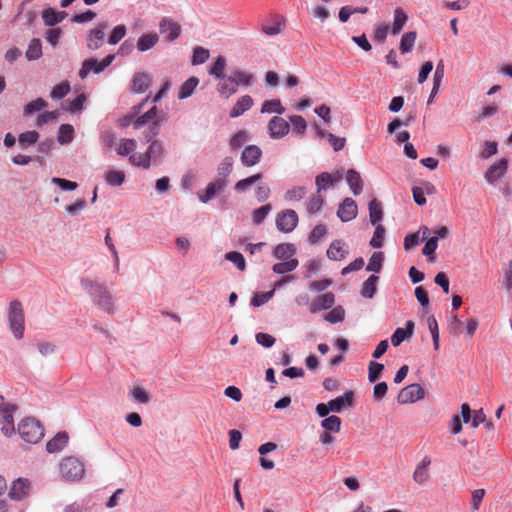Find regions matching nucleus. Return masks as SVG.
<instances>
[{"instance_id": "obj_1", "label": "nucleus", "mask_w": 512, "mask_h": 512, "mask_svg": "<svg viewBox=\"0 0 512 512\" xmlns=\"http://www.w3.org/2000/svg\"><path fill=\"white\" fill-rule=\"evenodd\" d=\"M81 287L88 293L91 301L101 310L108 314L116 312V305L110 290L103 283L82 278L80 280Z\"/></svg>"}, {"instance_id": "obj_2", "label": "nucleus", "mask_w": 512, "mask_h": 512, "mask_svg": "<svg viewBox=\"0 0 512 512\" xmlns=\"http://www.w3.org/2000/svg\"><path fill=\"white\" fill-rule=\"evenodd\" d=\"M60 478L64 482H79L85 474V465L77 457H64L58 464Z\"/></svg>"}, {"instance_id": "obj_3", "label": "nucleus", "mask_w": 512, "mask_h": 512, "mask_svg": "<svg viewBox=\"0 0 512 512\" xmlns=\"http://www.w3.org/2000/svg\"><path fill=\"white\" fill-rule=\"evenodd\" d=\"M18 433L27 443L36 444L44 437V428L33 417H27L18 424Z\"/></svg>"}, {"instance_id": "obj_4", "label": "nucleus", "mask_w": 512, "mask_h": 512, "mask_svg": "<svg viewBox=\"0 0 512 512\" xmlns=\"http://www.w3.org/2000/svg\"><path fill=\"white\" fill-rule=\"evenodd\" d=\"M8 322L9 328L13 333L14 337L18 340L24 336V311L22 304L19 300H13L10 302L8 310Z\"/></svg>"}, {"instance_id": "obj_5", "label": "nucleus", "mask_w": 512, "mask_h": 512, "mask_svg": "<svg viewBox=\"0 0 512 512\" xmlns=\"http://www.w3.org/2000/svg\"><path fill=\"white\" fill-rule=\"evenodd\" d=\"M229 184L230 180L215 178L206 185L205 189L197 192L199 201L203 204H207L215 197L224 193Z\"/></svg>"}, {"instance_id": "obj_6", "label": "nucleus", "mask_w": 512, "mask_h": 512, "mask_svg": "<svg viewBox=\"0 0 512 512\" xmlns=\"http://www.w3.org/2000/svg\"><path fill=\"white\" fill-rule=\"evenodd\" d=\"M425 397L424 388L418 384L413 383L402 388L397 396L399 404L415 403Z\"/></svg>"}, {"instance_id": "obj_7", "label": "nucleus", "mask_w": 512, "mask_h": 512, "mask_svg": "<svg viewBox=\"0 0 512 512\" xmlns=\"http://www.w3.org/2000/svg\"><path fill=\"white\" fill-rule=\"evenodd\" d=\"M298 214L292 209H286L277 214L276 227L283 233L292 232L298 225Z\"/></svg>"}, {"instance_id": "obj_8", "label": "nucleus", "mask_w": 512, "mask_h": 512, "mask_svg": "<svg viewBox=\"0 0 512 512\" xmlns=\"http://www.w3.org/2000/svg\"><path fill=\"white\" fill-rule=\"evenodd\" d=\"M107 28L108 23L103 21L98 23L95 28L89 30L86 36V46L89 50L95 51L102 47Z\"/></svg>"}, {"instance_id": "obj_9", "label": "nucleus", "mask_w": 512, "mask_h": 512, "mask_svg": "<svg viewBox=\"0 0 512 512\" xmlns=\"http://www.w3.org/2000/svg\"><path fill=\"white\" fill-rule=\"evenodd\" d=\"M268 134L272 139H282L290 131V124L280 116H273L268 122Z\"/></svg>"}, {"instance_id": "obj_10", "label": "nucleus", "mask_w": 512, "mask_h": 512, "mask_svg": "<svg viewBox=\"0 0 512 512\" xmlns=\"http://www.w3.org/2000/svg\"><path fill=\"white\" fill-rule=\"evenodd\" d=\"M508 170V160L505 158H501L496 161L484 173L485 180L494 185L501 177L505 175Z\"/></svg>"}, {"instance_id": "obj_11", "label": "nucleus", "mask_w": 512, "mask_h": 512, "mask_svg": "<svg viewBox=\"0 0 512 512\" xmlns=\"http://www.w3.org/2000/svg\"><path fill=\"white\" fill-rule=\"evenodd\" d=\"M358 207L354 199L346 197L340 204L337 210V216L342 222L352 221L357 217Z\"/></svg>"}, {"instance_id": "obj_12", "label": "nucleus", "mask_w": 512, "mask_h": 512, "mask_svg": "<svg viewBox=\"0 0 512 512\" xmlns=\"http://www.w3.org/2000/svg\"><path fill=\"white\" fill-rule=\"evenodd\" d=\"M159 31L166 36L168 42H173L180 36L181 26L171 18L164 17L159 22Z\"/></svg>"}, {"instance_id": "obj_13", "label": "nucleus", "mask_w": 512, "mask_h": 512, "mask_svg": "<svg viewBox=\"0 0 512 512\" xmlns=\"http://www.w3.org/2000/svg\"><path fill=\"white\" fill-rule=\"evenodd\" d=\"M342 179V173L340 171H336L331 174L329 172H321L315 177V184L317 187V193H321L326 191L330 186L339 182Z\"/></svg>"}, {"instance_id": "obj_14", "label": "nucleus", "mask_w": 512, "mask_h": 512, "mask_svg": "<svg viewBox=\"0 0 512 512\" xmlns=\"http://www.w3.org/2000/svg\"><path fill=\"white\" fill-rule=\"evenodd\" d=\"M355 394L353 391H346L343 395L331 399L328 402V409L331 412L341 413L345 408L352 407Z\"/></svg>"}, {"instance_id": "obj_15", "label": "nucleus", "mask_w": 512, "mask_h": 512, "mask_svg": "<svg viewBox=\"0 0 512 512\" xmlns=\"http://www.w3.org/2000/svg\"><path fill=\"white\" fill-rule=\"evenodd\" d=\"M262 158V150L257 145H248L242 151L240 160L243 166L252 167L257 165Z\"/></svg>"}, {"instance_id": "obj_16", "label": "nucleus", "mask_w": 512, "mask_h": 512, "mask_svg": "<svg viewBox=\"0 0 512 512\" xmlns=\"http://www.w3.org/2000/svg\"><path fill=\"white\" fill-rule=\"evenodd\" d=\"M348 254L349 250L342 239L333 240L326 251L328 259L332 261L343 260Z\"/></svg>"}, {"instance_id": "obj_17", "label": "nucleus", "mask_w": 512, "mask_h": 512, "mask_svg": "<svg viewBox=\"0 0 512 512\" xmlns=\"http://www.w3.org/2000/svg\"><path fill=\"white\" fill-rule=\"evenodd\" d=\"M30 482L28 479L18 478L13 481L9 491V497L12 500H22L29 495Z\"/></svg>"}, {"instance_id": "obj_18", "label": "nucleus", "mask_w": 512, "mask_h": 512, "mask_svg": "<svg viewBox=\"0 0 512 512\" xmlns=\"http://www.w3.org/2000/svg\"><path fill=\"white\" fill-rule=\"evenodd\" d=\"M335 303V296L332 292L324 293L315 298L310 304L309 310L315 314L321 310H328L333 307Z\"/></svg>"}, {"instance_id": "obj_19", "label": "nucleus", "mask_w": 512, "mask_h": 512, "mask_svg": "<svg viewBox=\"0 0 512 512\" xmlns=\"http://www.w3.org/2000/svg\"><path fill=\"white\" fill-rule=\"evenodd\" d=\"M69 436L66 431L58 432L46 443V451L50 454L61 452L68 444Z\"/></svg>"}, {"instance_id": "obj_20", "label": "nucleus", "mask_w": 512, "mask_h": 512, "mask_svg": "<svg viewBox=\"0 0 512 512\" xmlns=\"http://www.w3.org/2000/svg\"><path fill=\"white\" fill-rule=\"evenodd\" d=\"M414 332V322L411 320L406 321L405 328H397L392 336L391 343L394 347H398L402 344L406 339L412 337Z\"/></svg>"}, {"instance_id": "obj_21", "label": "nucleus", "mask_w": 512, "mask_h": 512, "mask_svg": "<svg viewBox=\"0 0 512 512\" xmlns=\"http://www.w3.org/2000/svg\"><path fill=\"white\" fill-rule=\"evenodd\" d=\"M104 67L101 61H98L96 58H88L82 62L81 68L78 72L79 77L83 80L87 78V76L93 72L94 74H100L104 71Z\"/></svg>"}, {"instance_id": "obj_22", "label": "nucleus", "mask_w": 512, "mask_h": 512, "mask_svg": "<svg viewBox=\"0 0 512 512\" xmlns=\"http://www.w3.org/2000/svg\"><path fill=\"white\" fill-rule=\"evenodd\" d=\"M152 85V77L145 72H137L132 79L131 90L134 93H144Z\"/></svg>"}, {"instance_id": "obj_23", "label": "nucleus", "mask_w": 512, "mask_h": 512, "mask_svg": "<svg viewBox=\"0 0 512 512\" xmlns=\"http://www.w3.org/2000/svg\"><path fill=\"white\" fill-rule=\"evenodd\" d=\"M41 16L46 26L54 27L65 19L67 13L65 11H57L53 8H46L42 11Z\"/></svg>"}, {"instance_id": "obj_24", "label": "nucleus", "mask_w": 512, "mask_h": 512, "mask_svg": "<svg viewBox=\"0 0 512 512\" xmlns=\"http://www.w3.org/2000/svg\"><path fill=\"white\" fill-rule=\"evenodd\" d=\"M253 98L250 95L240 97L229 112L231 118H237L253 106Z\"/></svg>"}, {"instance_id": "obj_25", "label": "nucleus", "mask_w": 512, "mask_h": 512, "mask_svg": "<svg viewBox=\"0 0 512 512\" xmlns=\"http://www.w3.org/2000/svg\"><path fill=\"white\" fill-rule=\"evenodd\" d=\"M346 182H347L351 192L355 196H358L359 194H361L364 184H363L361 175L358 171H356L355 169H349L346 172Z\"/></svg>"}, {"instance_id": "obj_26", "label": "nucleus", "mask_w": 512, "mask_h": 512, "mask_svg": "<svg viewBox=\"0 0 512 512\" xmlns=\"http://www.w3.org/2000/svg\"><path fill=\"white\" fill-rule=\"evenodd\" d=\"M146 152L149 155V159L152 163H161L165 155L164 145L162 141L159 140L150 142Z\"/></svg>"}, {"instance_id": "obj_27", "label": "nucleus", "mask_w": 512, "mask_h": 512, "mask_svg": "<svg viewBox=\"0 0 512 512\" xmlns=\"http://www.w3.org/2000/svg\"><path fill=\"white\" fill-rule=\"evenodd\" d=\"M218 79L220 81L216 86V90L220 94V96L227 99L237 92V89L235 88V83H233L234 81L232 80V78H230V76H225V78Z\"/></svg>"}, {"instance_id": "obj_28", "label": "nucleus", "mask_w": 512, "mask_h": 512, "mask_svg": "<svg viewBox=\"0 0 512 512\" xmlns=\"http://www.w3.org/2000/svg\"><path fill=\"white\" fill-rule=\"evenodd\" d=\"M263 174L262 173H256L251 176H248L246 178H243L239 181H237L234 185V190L236 193H245L249 190V188L257 184L260 180H262Z\"/></svg>"}, {"instance_id": "obj_29", "label": "nucleus", "mask_w": 512, "mask_h": 512, "mask_svg": "<svg viewBox=\"0 0 512 512\" xmlns=\"http://www.w3.org/2000/svg\"><path fill=\"white\" fill-rule=\"evenodd\" d=\"M295 253H296V247L292 243L278 244L273 250V256L282 261L293 258Z\"/></svg>"}, {"instance_id": "obj_30", "label": "nucleus", "mask_w": 512, "mask_h": 512, "mask_svg": "<svg viewBox=\"0 0 512 512\" xmlns=\"http://www.w3.org/2000/svg\"><path fill=\"white\" fill-rule=\"evenodd\" d=\"M378 281L379 277L377 275H370L362 284L360 291L361 296L366 299L373 298L377 290Z\"/></svg>"}, {"instance_id": "obj_31", "label": "nucleus", "mask_w": 512, "mask_h": 512, "mask_svg": "<svg viewBox=\"0 0 512 512\" xmlns=\"http://www.w3.org/2000/svg\"><path fill=\"white\" fill-rule=\"evenodd\" d=\"M158 41L159 37L156 33H146L138 38L136 47L138 51L145 52L153 48Z\"/></svg>"}, {"instance_id": "obj_32", "label": "nucleus", "mask_w": 512, "mask_h": 512, "mask_svg": "<svg viewBox=\"0 0 512 512\" xmlns=\"http://www.w3.org/2000/svg\"><path fill=\"white\" fill-rule=\"evenodd\" d=\"M199 84V79L195 76L189 77L182 83L178 92V99L184 100L189 98Z\"/></svg>"}, {"instance_id": "obj_33", "label": "nucleus", "mask_w": 512, "mask_h": 512, "mask_svg": "<svg viewBox=\"0 0 512 512\" xmlns=\"http://www.w3.org/2000/svg\"><path fill=\"white\" fill-rule=\"evenodd\" d=\"M234 161L230 156L224 157L217 165V177L222 180H229V176L233 171Z\"/></svg>"}, {"instance_id": "obj_34", "label": "nucleus", "mask_w": 512, "mask_h": 512, "mask_svg": "<svg viewBox=\"0 0 512 512\" xmlns=\"http://www.w3.org/2000/svg\"><path fill=\"white\" fill-rule=\"evenodd\" d=\"M39 133L36 130H29L19 134L17 141L21 149H27L29 146L34 145L39 140Z\"/></svg>"}, {"instance_id": "obj_35", "label": "nucleus", "mask_w": 512, "mask_h": 512, "mask_svg": "<svg viewBox=\"0 0 512 512\" xmlns=\"http://www.w3.org/2000/svg\"><path fill=\"white\" fill-rule=\"evenodd\" d=\"M369 218L373 226L378 225L383 219V209L381 203L376 199H372L369 204Z\"/></svg>"}, {"instance_id": "obj_36", "label": "nucleus", "mask_w": 512, "mask_h": 512, "mask_svg": "<svg viewBox=\"0 0 512 512\" xmlns=\"http://www.w3.org/2000/svg\"><path fill=\"white\" fill-rule=\"evenodd\" d=\"M298 264L299 262L296 258H290L274 264L272 271L276 274L284 275L294 271L298 267Z\"/></svg>"}, {"instance_id": "obj_37", "label": "nucleus", "mask_w": 512, "mask_h": 512, "mask_svg": "<svg viewBox=\"0 0 512 512\" xmlns=\"http://www.w3.org/2000/svg\"><path fill=\"white\" fill-rule=\"evenodd\" d=\"M42 43L40 41V39L38 38H33L29 44H28V48L25 52V56L27 58L28 61H35V60H38L42 57Z\"/></svg>"}, {"instance_id": "obj_38", "label": "nucleus", "mask_w": 512, "mask_h": 512, "mask_svg": "<svg viewBox=\"0 0 512 512\" xmlns=\"http://www.w3.org/2000/svg\"><path fill=\"white\" fill-rule=\"evenodd\" d=\"M285 112L281 101L279 99L265 100L261 106V113H274L282 115Z\"/></svg>"}, {"instance_id": "obj_39", "label": "nucleus", "mask_w": 512, "mask_h": 512, "mask_svg": "<svg viewBox=\"0 0 512 512\" xmlns=\"http://www.w3.org/2000/svg\"><path fill=\"white\" fill-rule=\"evenodd\" d=\"M408 19L407 14L404 12L402 8H396L394 10V19L392 23V34L397 35L400 33L404 25L406 24Z\"/></svg>"}, {"instance_id": "obj_40", "label": "nucleus", "mask_w": 512, "mask_h": 512, "mask_svg": "<svg viewBox=\"0 0 512 512\" xmlns=\"http://www.w3.org/2000/svg\"><path fill=\"white\" fill-rule=\"evenodd\" d=\"M74 128L71 124H62L58 130L57 140L61 145H67L73 141Z\"/></svg>"}, {"instance_id": "obj_41", "label": "nucleus", "mask_w": 512, "mask_h": 512, "mask_svg": "<svg viewBox=\"0 0 512 512\" xmlns=\"http://www.w3.org/2000/svg\"><path fill=\"white\" fill-rule=\"evenodd\" d=\"M384 253L381 251L374 252L366 266V271L379 273L383 268Z\"/></svg>"}, {"instance_id": "obj_42", "label": "nucleus", "mask_w": 512, "mask_h": 512, "mask_svg": "<svg viewBox=\"0 0 512 512\" xmlns=\"http://www.w3.org/2000/svg\"><path fill=\"white\" fill-rule=\"evenodd\" d=\"M226 58L222 55L217 56L209 69V74L218 78H225Z\"/></svg>"}, {"instance_id": "obj_43", "label": "nucleus", "mask_w": 512, "mask_h": 512, "mask_svg": "<svg viewBox=\"0 0 512 512\" xmlns=\"http://www.w3.org/2000/svg\"><path fill=\"white\" fill-rule=\"evenodd\" d=\"M416 38L417 34L415 31H409L402 35L399 45L402 54L408 53L413 49Z\"/></svg>"}, {"instance_id": "obj_44", "label": "nucleus", "mask_w": 512, "mask_h": 512, "mask_svg": "<svg viewBox=\"0 0 512 512\" xmlns=\"http://www.w3.org/2000/svg\"><path fill=\"white\" fill-rule=\"evenodd\" d=\"M125 173L120 170H109L105 173V181L112 187H119L125 181Z\"/></svg>"}, {"instance_id": "obj_45", "label": "nucleus", "mask_w": 512, "mask_h": 512, "mask_svg": "<svg viewBox=\"0 0 512 512\" xmlns=\"http://www.w3.org/2000/svg\"><path fill=\"white\" fill-rule=\"evenodd\" d=\"M341 423L342 420L340 417L331 415L321 421V427L324 428L326 432L337 433L341 429Z\"/></svg>"}, {"instance_id": "obj_46", "label": "nucleus", "mask_w": 512, "mask_h": 512, "mask_svg": "<svg viewBox=\"0 0 512 512\" xmlns=\"http://www.w3.org/2000/svg\"><path fill=\"white\" fill-rule=\"evenodd\" d=\"M324 205L325 200L321 195H313L306 204L307 213L309 215L317 214L322 210Z\"/></svg>"}, {"instance_id": "obj_47", "label": "nucleus", "mask_w": 512, "mask_h": 512, "mask_svg": "<svg viewBox=\"0 0 512 512\" xmlns=\"http://www.w3.org/2000/svg\"><path fill=\"white\" fill-rule=\"evenodd\" d=\"M161 129V124L159 120L152 121L148 128L143 132V140L146 143H150L152 141H158L156 137L159 135Z\"/></svg>"}, {"instance_id": "obj_48", "label": "nucleus", "mask_w": 512, "mask_h": 512, "mask_svg": "<svg viewBox=\"0 0 512 512\" xmlns=\"http://www.w3.org/2000/svg\"><path fill=\"white\" fill-rule=\"evenodd\" d=\"M129 161L132 165L148 169L151 166L149 155L145 151L144 153H132L129 156Z\"/></svg>"}, {"instance_id": "obj_49", "label": "nucleus", "mask_w": 512, "mask_h": 512, "mask_svg": "<svg viewBox=\"0 0 512 512\" xmlns=\"http://www.w3.org/2000/svg\"><path fill=\"white\" fill-rule=\"evenodd\" d=\"M272 210L271 204H265L252 212V221L255 225H260Z\"/></svg>"}, {"instance_id": "obj_50", "label": "nucleus", "mask_w": 512, "mask_h": 512, "mask_svg": "<svg viewBox=\"0 0 512 512\" xmlns=\"http://www.w3.org/2000/svg\"><path fill=\"white\" fill-rule=\"evenodd\" d=\"M156 114H157V107L153 106L148 111H146L144 114L140 115L139 117H137L134 120V122H133L134 128L139 129V128L143 127L144 125H146L147 123L152 121L155 118Z\"/></svg>"}, {"instance_id": "obj_51", "label": "nucleus", "mask_w": 512, "mask_h": 512, "mask_svg": "<svg viewBox=\"0 0 512 512\" xmlns=\"http://www.w3.org/2000/svg\"><path fill=\"white\" fill-rule=\"evenodd\" d=\"M47 105L48 103L43 98H37L24 106L23 114L24 116H30L47 107Z\"/></svg>"}, {"instance_id": "obj_52", "label": "nucleus", "mask_w": 512, "mask_h": 512, "mask_svg": "<svg viewBox=\"0 0 512 512\" xmlns=\"http://www.w3.org/2000/svg\"><path fill=\"white\" fill-rule=\"evenodd\" d=\"M232 80L235 83V88L239 85L249 86L252 83L253 76L251 74L245 73L241 70H235L233 71L232 75L230 76Z\"/></svg>"}, {"instance_id": "obj_53", "label": "nucleus", "mask_w": 512, "mask_h": 512, "mask_svg": "<svg viewBox=\"0 0 512 512\" xmlns=\"http://www.w3.org/2000/svg\"><path fill=\"white\" fill-rule=\"evenodd\" d=\"M137 143L134 139H121L120 144L116 148L117 154L121 156L131 155L136 149Z\"/></svg>"}, {"instance_id": "obj_54", "label": "nucleus", "mask_w": 512, "mask_h": 512, "mask_svg": "<svg viewBox=\"0 0 512 512\" xmlns=\"http://www.w3.org/2000/svg\"><path fill=\"white\" fill-rule=\"evenodd\" d=\"M274 296V289L266 292H256L251 298L250 305L260 307L267 303Z\"/></svg>"}, {"instance_id": "obj_55", "label": "nucleus", "mask_w": 512, "mask_h": 512, "mask_svg": "<svg viewBox=\"0 0 512 512\" xmlns=\"http://www.w3.org/2000/svg\"><path fill=\"white\" fill-rule=\"evenodd\" d=\"M324 319L331 324L342 322L345 319V310L342 306L338 305L332 308V310L325 315Z\"/></svg>"}, {"instance_id": "obj_56", "label": "nucleus", "mask_w": 512, "mask_h": 512, "mask_svg": "<svg viewBox=\"0 0 512 512\" xmlns=\"http://www.w3.org/2000/svg\"><path fill=\"white\" fill-rule=\"evenodd\" d=\"M210 56V52L208 49L197 46L193 49V54L191 58L192 65H200L205 63Z\"/></svg>"}, {"instance_id": "obj_57", "label": "nucleus", "mask_w": 512, "mask_h": 512, "mask_svg": "<svg viewBox=\"0 0 512 512\" xmlns=\"http://www.w3.org/2000/svg\"><path fill=\"white\" fill-rule=\"evenodd\" d=\"M225 259L232 262L238 270L244 271L246 269V261L244 256L238 251H230L225 254Z\"/></svg>"}, {"instance_id": "obj_58", "label": "nucleus", "mask_w": 512, "mask_h": 512, "mask_svg": "<svg viewBox=\"0 0 512 512\" xmlns=\"http://www.w3.org/2000/svg\"><path fill=\"white\" fill-rule=\"evenodd\" d=\"M126 33L127 28L124 24L115 26L108 37V43L111 45L118 44L125 37Z\"/></svg>"}, {"instance_id": "obj_59", "label": "nucleus", "mask_w": 512, "mask_h": 512, "mask_svg": "<svg viewBox=\"0 0 512 512\" xmlns=\"http://www.w3.org/2000/svg\"><path fill=\"white\" fill-rule=\"evenodd\" d=\"M306 192L307 190L304 186H296L288 189L284 194V198L286 201H300L304 198Z\"/></svg>"}, {"instance_id": "obj_60", "label": "nucleus", "mask_w": 512, "mask_h": 512, "mask_svg": "<svg viewBox=\"0 0 512 512\" xmlns=\"http://www.w3.org/2000/svg\"><path fill=\"white\" fill-rule=\"evenodd\" d=\"M384 370V365L375 361H371L368 366V380L371 383L376 382Z\"/></svg>"}, {"instance_id": "obj_61", "label": "nucleus", "mask_w": 512, "mask_h": 512, "mask_svg": "<svg viewBox=\"0 0 512 512\" xmlns=\"http://www.w3.org/2000/svg\"><path fill=\"white\" fill-rule=\"evenodd\" d=\"M375 226H376V228H375L374 234L370 240V245L373 248H381L384 243L385 228L381 224H378Z\"/></svg>"}, {"instance_id": "obj_62", "label": "nucleus", "mask_w": 512, "mask_h": 512, "mask_svg": "<svg viewBox=\"0 0 512 512\" xmlns=\"http://www.w3.org/2000/svg\"><path fill=\"white\" fill-rule=\"evenodd\" d=\"M295 134H304L307 128L306 120L300 115H293L289 118Z\"/></svg>"}, {"instance_id": "obj_63", "label": "nucleus", "mask_w": 512, "mask_h": 512, "mask_svg": "<svg viewBox=\"0 0 512 512\" xmlns=\"http://www.w3.org/2000/svg\"><path fill=\"white\" fill-rule=\"evenodd\" d=\"M327 233V227L325 224L316 225L310 232L308 241L311 244H317L320 239Z\"/></svg>"}, {"instance_id": "obj_64", "label": "nucleus", "mask_w": 512, "mask_h": 512, "mask_svg": "<svg viewBox=\"0 0 512 512\" xmlns=\"http://www.w3.org/2000/svg\"><path fill=\"white\" fill-rule=\"evenodd\" d=\"M248 140V133L245 130L236 132L230 139V146L232 149L241 148Z\"/></svg>"}]
</instances>
